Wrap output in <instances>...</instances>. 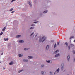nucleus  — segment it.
<instances>
[{"label": "nucleus", "instance_id": "nucleus-24", "mask_svg": "<svg viewBox=\"0 0 75 75\" xmlns=\"http://www.w3.org/2000/svg\"><path fill=\"white\" fill-rule=\"evenodd\" d=\"M38 21H37V22H33V23L34 24H37V23H38Z\"/></svg>", "mask_w": 75, "mask_h": 75}, {"label": "nucleus", "instance_id": "nucleus-45", "mask_svg": "<svg viewBox=\"0 0 75 75\" xmlns=\"http://www.w3.org/2000/svg\"><path fill=\"white\" fill-rule=\"evenodd\" d=\"M74 61L75 62V58H74Z\"/></svg>", "mask_w": 75, "mask_h": 75}, {"label": "nucleus", "instance_id": "nucleus-42", "mask_svg": "<svg viewBox=\"0 0 75 75\" xmlns=\"http://www.w3.org/2000/svg\"><path fill=\"white\" fill-rule=\"evenodd\" d=\"M34 20V21H37L36 20Z\"/></svg>", "mask_w": 75, "mask_h": 75}, {"label": "nucleus", "instance_id": "nucleus-39", "mask_svg": "<svg viewBox=\"0 0 75 75\" xmlns=\"http://www.w3.org/2000/svg\"><path fill=\"white\" fill-rule=\"evenodd\" d=\"M57 45H59V42H57Z\"/></svg>", "mask_w": 75, "mask_h": 75}, {"label": "nucleus", "instance_id": "nucleus-8", "mask_svg": "<svg viewBox=\"0 0 75 75\" xmlns=\"http://www.w3.org/2000/svg\"><path fill=\"white\" fill-rule=\"evenodd\" d=\"M59 55V53H58V54H57L55 55V57H58V56Z\"/></svg>", "mask_w": 75, "mask_h": 75}, {"label": "nucleus", "instance_id": "nucleus-4", "mask_svg": "<svg viewBox=\"0 0 75 75\" xmlns=\"http://www.w3.org/2000/svg\"><path fill=\"white\" fill-rule=\"evenodd\" d=\"M48 49H49V45H47L46 47V50H48Z\"/></svg>", "mask_w": 75, "mask_h": 75}, {"label": "nucleus", "instance_id": "nucleus-30", "mask_svg": "<svg viewBox=\"0 0 75 75\" xmlns=\"http://www.w3.org/2000/svg\"><path fill=\"white\" fill-rule=\"evenodd\" d=\"M56 46H57V44L55 43L54 45V48H55V47H56Z\"/></svg>", "mask_w": 75, "mask_h": 75}, {"label": "nucleus", "instance_id": "nucleus-38", "mask_svg": "<svg viewBox=\"0 0 75 75\" xmlns=\"http://www.w3.org/2000/svg\"><path fill=\"white\" fill-rule=\"evenodd\" d=\"M8 48H10V45H9L8 46Z\"/></svg>", "mask_w": 75, "mask_h": 75}, {"label": "nucleus", "instance_id": "nucleus-14", "mask_svg": "<svg viewBox=\"0 0 75 75\" xmlns=\"http://www.w3.org/2000/svg\"><path fill=\"white\" fill-rule=\"evenodd\" d=\"M28 3H29V4L30 6V7H32V5L31 4V3L30 2H29Z\"/></svg>", "mask_w": 75, "mask_h": 75}, {"label": "nucleus", "instance_id": "nucleus-37", "mask_svg": "<svg viewBox=\"0 0 75 75\" xmlns=\"http://www.w3.org/2000/svg\"><path fill=\"white\" fill-rule=\"evenodd\" d=\"M73 38V36H71L70 38V39H71Z\"/></svg>", "mask_w": 75, "mask_h": 75}, {"label": "nucleus", "instance_id": "nucleus-10", "mask_svg": "<svg viewBox=\"0 0 75 75\" xmlns=\"http://www.w3.org/2000/svg\"><path fill=\"white\" fill-rule=\"evenodd\" d=\"M47 12H48V11H47V10L43 12V13H44V14H45V13H47Z\"/></svg>", "mask_w": 75, "mask_h": 75}, {"label": "nucleus", "instance_id": "nucleus-21", "mask_svg": "<svg viewBox=\"0 0 75 75\" xmlns=\"http://www.w3.org/2000/svg\"><path fill=\"white\" fill-rule=\"evenodd\" d=\"M64 68V67L63 66H62L61 68V69L62 71H63V69Z\"/></svg>", "mask_w": 75, "mask_h": 75}, {"label": "nucleus", "instance_id": "nucleus-32", "mask_svg": "<svg viewBox=\"0 0 75 75\" xmlns=\"http://www.w3.org/2000/svg\"><path fill=\"white\" fill-rule=\"evenodd\" d=\"M14 12H15V11H12L11 12L12 14H13V13H14Z\"/></svg>", "mask_w": 75, "mask_h": 75}, {"label": "nucleus", "instance_id": "nucleus-18", "mask_svg": "<svg viewBox=\"0 0 75 75\" xmlns=\"http://www.w3.org/2000/svg\"><path fill=\"white\" fill-rule=\"evenodd\" d=\"M70 47H74V45L73 44H71L70 45Z\"/></svg>", "mask_w": 75, "mask_h": 75}, {"label": "nucleus", "instance_id": "nucleus-5", "mask_svg": "<svg viewBox=\"0 0 75 75\" xmlns=\"http://www.w3.org/2000/svg\"><path fill=\"white\" fill-rule=\"evenodd\" d=\"M67 60L68 61H69V59H70V56L68 55L67 57Z\"/></svg>", "mask_w": 75, "mask_h": 75}, {"label": "nucleus", "instance_id": "nucleus-28", "mask_svg": "<svg viewBox=\"0 0 75 75\" xmlns=\"http://www.w3.org/2000/svg\"><path fill=\"white\" fill-rule=\"evenodd\" d=\"M46 62H48V63H50V60H48V61H46Z\"/></svg>", "mask_w": 75, "mask_h": 75}, {"label": "nucleus", "instance_id": "nucleus-16", "mask_svg": "<svg viewBox=\"0 0 75 75\" xmlns=\"http://www.w3.org/2000/svg\"><path fill=\"white\" fill-rule=\"evenodd\" d=\"M19 57H23V55L21 54H19Z\"/></svg>", "mask_w": 75, "mask_h": 75}, {"label": "nucleus", "instance_id": "nucleus-35", "mask_svg": "<svg viewBox=\"0 0 75 75\" xmlns=\"http://www.w3.org/2000/svg\"><path fill=\"white\" fill-rule=\"evenodd\" d=\"M44 67V65H41V67Z\"/></svg>", "mask_w": 75, "mask_h": 75}, {"label": "nucleus", "instance_id": "nucleus-47", "mask_svg": "<svg viewBox=\"0 0 75 75\" xmlns=\"http://www.w3.org/2000/svg\"><path fill=\"white\" fill-rule=\"evenodd\" d=\"M37 35H35V37H37Z\"/></svg>", "mask_w": 75, "mask_h": 75}, {"label": "nucleus", "instance_id": "nucleus-25", "mask_svg": "<svg viewBox=\"0 0 75 75\" xmlns=\"http://www.w3.org/2000/svg\"><path fill=\"white\" fill-rule=\"evenodd\" d=\"M3 34V32H1V33H0V35H2Z\"/></svg>", "mask_w": 75, "mask_h": 75}, {"label": "nucleus", "instance_id": "nucleus-46", "mask_svg": "<svg viewBox=\"0 0 75 75\" xmlns=\"http://www.w3.org/2000/svg\"><path fill=\"white\" fill-rule=\"evenodd\" d=\"M42 14H40V16H42Z\"/></svg>", "mask_w": 75, "mask_h": 75}, {"label": "nucleus", "instance_id": "nucleus-19", "mask_svg": "<svg viewBox=\"0 0 75 75\" xmlns=\"http://www.w3.org/2000/svg\"><path fill=\"white\" fill-rule=\"evenodd\" d=\"M23 61H24V62H27V61H28V60L27 59H24L23 60Z\"/></svg>", "mask_w": 75, "mask_h": 75}, {"label": "nucleus", "instance_id": "nucleus-36", "mask_svg": "<svg viewBox=\"0 0 75 75\" xmlns=\"http://www.w3.org/2000/svg\"><path fill=\"white\" fill-rule=\"evenodd\" d=\"M50 75H52V72H50Z\"/></svg>", "mask_w": 75, "mask_h": 75}, {"label": "nucleus", "instance_id": "nucleus-44", "mask_svg": "<svg viewBox=\"0 0 75 75\" xmlns=\"http://www.w3.org/2000/svg\"><path fill=\"white\" fill-rule=\"evenodd\" d=\"M75 42V40H74V42Z\"/></svg>", "mask_w": 75, "mask_h": 75}, {"label": "nucleus", "instance_id": "nucleus-48", "mask_svg": "<svg viewBox=\"0 0 75 75\" xmlns=\"http://www.w3.org/2000/svg\"><path fill=\"white\" fill-rule=\"evenodd\" d=\"M1 62H0V63H1Z\"/></svg>", "mask_w": 75, "mask_h": 75}, {"label": "nucleus", "instance_id": "nucleus-41", "mask_svg": "<svg viewBox=\"0 0 75 75\" xmlns=\"http://www.w3.org/2000/svg\"><path fill=\"white\" fill-rule=\"evenodd\" d=\"M50 62L49 63H52V61H50Z\"/></svg>", "mask_w": 75, "mask_h": 75}, {"label": "nucleus", "instance_id": "nucleus-12", "mask_svg": "<svg viewBox=\"0 0 75 75\" xmlns=\"http://www.w3.org/2000/svg\"><path fill=\"white\" fill-rule=\"evenodd\" d=\"M24 71V70L22 69V70H20L18 71V73H20L21 72H23V71Z\"/></svg>", "mask_w": 75, "mask_h": 75}, {"label": "nucleus", "instance_id": "nucleus-6", "mask_svg": "<svg viewBox=\"0 0 75 75\" xmlns=\"http://www.w3.org/2000/svg\"><path fill=\"white\" fill-rule=\"evenodd\" d=\"M28 59H31L33 58V57L31 56H28Z\"/></svg>", "mask_w": 75, "mask_h": 75}, {"label": "nucleus", "instance_id": "nucleus-26", "mask_svg": "<svg viewBox=\"0 0 75 75\" xmlns=\"http://www.w3.org/2000/svg\"><path fill=\"white\" fill-rule=\"evenodd\" d=\"M13 10V8H12L10 9L9 11H12Z\"/></svg>", "mask_w": 75, "mask_h": 75}, {"label": "nucleus", "instance_id": "nucleus-17", "mask_svg": "<svg viewBox=\"0 0 75 75\" xmlns=\"http://www.w3.org/2000/svg\"><path fill=\"white\" fill-rule=\"evenodd\" d=\"M65 45H66L67 47H68V43H67V42H66V43H65Z\"/></svg>", "mask_w": 75, "mask_h": 75}, {"label": "nucleus", "instance_id": "nucleus-43", "mask_svg": "<svg viewBox=\"0 0 75 75\" xmlns=\"http://www.w3.org/2000/svg\"><path fill=\"white\" fill-rule=\"evenodd\" d=\"M1 55H3V53H2L1 54Z\"/></svg>", "mask_w": 75, "mask_h": 75}, {"label": "nucleus", "instance_id": "nucleus-20", "mask_svg": "<svg viewBox=\"0 0 75 75\" xmlns=\"http://www.w3.org/2000/svg\"><path fill=\"white\" fill-rule=\"evenodd\" d=\"M34 27H31L30 28V30H33V29H34Z\"/></svg>", "mask_w": 75, "mask_h": 75}, {"label": "nucleus", "instance_id": "nucleus-15", "mask_svg": "<svg viewBox=\"0 0 75 75\" xmlns=\"http://www.w3.org/2000/svg\"><path fill=\"white\" fill-rule=\"evenodd\" d=\"M4 40L5 41H8V38H5L4 39Z\"/></svg>", "mask_w": 75, "mask_h": 75}, {"label": "nucleus", "instance_id": "nucleus-29", "mask_svg": "<svg viewBox=\"0 0 75 75\" xmlns=\"http://www.w3.org/2000/svg\"><path fill=\"white\" fill-rule=\"evenodd\" d=\"M33 35H34V32H33L32 33V34H31L30 36H32Z\"/></svg>", "mask_w": 75, "mask_h": 75}, {"label": "nucleus", "instance_id": "nucleus-31", "mask_svg": "<svg viewBox=\"0 0 75 75\" xmlns=\"http://www.w3.org/2000/svg\"><path fill=\"white\" fill-rule=\"evenodd\" d=\"M73 53L74 54H75V51H73Z\"/></svg>", "mask_w": 75, "mask_h": 75}, {"label": "nucleus", "instance_id": "nucleus-27", "mask_svg": "<svg viewBox=\"0 0 75 75\" xmlns=\"http://www.w3.org/2000/svg\"><path fill=\"white\" fill-rule=\"evenodd\" d=\"M70 46H69L68 47V49H69V50H70Z\"/></svg>", "mask_w": 75, "mask_h": 75}, {"label": "nucleus", "instance_id": "nucleus-9", "mask_svg": "<svg viewBox=\"0 0 75 75\" xmlns=\"http://www.w3.org/2000/svg\"><path fill=\"white\" fill-rule=\"evenodd\" d=\"M59 51V50H56L54 52V54H57V52H58Z\"/></svg>", "mask_w": 75, "mask_h": 75}, {"label": "nucleus", "instance_id": "nucleus-11", "mask_svg": "<svg viewBox=\"0 0 75 75\" xmlns=\"http://www.w3.org/2000/svg\"><path fill=\"white\" fill-rule=\"evenodd\" d=\"M13 62L11 61V62L9 63V64L10 65H13Z\"/></svg>", "mask_w": 75, "mask_h": 75}, {"label": "nucleus", "instance_id": "nucleus-2", "mask_svg": "<svg viewBox=\"0 0 75 75\" xmlns=\"http://www.w3.org/2000/svg\"><path fill=\"white\" fill-rule=\"evenodd\" d=\"M59 68H58L56 70L55 72L54 73V75H55L56 72H57V73H59Z\"/></svg>", "mask_w": 75, "mask_h": 75}, {"label": "nucleus", "instance_id": "nucleus-40", "mask_svg": "<svg viewBox=\"0 0 75 75\" xmlns=\"http://www.w3.org/2000/svg\"><path fill=\"white\" fill-rule=\"evenodd\" d=\"M3 69L4 70L5 69V68H4V67H3Z\"/></svg>", "mask_w": 75, "mask_h": 75}, {"label": "nucleus", "instance_id": "nucleus-3", "mask_svg": "<svg viewBox=\"0 0 75 75\" xmlns=\"http://www.w3.org/2000/svg\"><path fill=\"white\" fill-rule=\"evenodd\" d=\"M19 43H24V41L23 40H21L19 41Z\"/></svg>", "mask_w": 75, "mask_h": 75}, {"label": "nucleus", "instance_id": "nucleus-33", "mask_svg": "<svg viewBox=\"0 0 75 75\" xmlns=\"http://www.w3.org/2000/svg\"><path fill=\"white\" fill-rule=\"evenodd\" d=\"M16 0H12L11 1V3H12V2H13V1H14Z\"/></svg>", "mask_w": 75, "mask_h": 75}, {"label": "nucleus", "instance_id": "nucleus-7", "mask_svg": "<svg viewBox=\"0 0 75 75\" xmlns=\"http://www.w3.org/2000/svg\"><path fill=\"white\" fill-rule=\"evenodd\" d=\"M21 37V35H18L16 36V38H19V37Z\"/></svg>", "mask_w": 75, "mask_h": 75}, {"label": "nucleus", "instance_id": "nucleus-13", "mask_svg": "<svg viewBox=\"0 0 75 75\" xmlns=\"http://www.w3.org/2000/svg\"><path fill=\"white\" fill-rule=\"evenodd\" d=\"M6 27H4L3 29H2V31H5V30H6Z\"/></svg>", "mask_w": 75, "mask_h": 75}, {"label": "nucleus", "instance_id": "nucleus-1", "mask_svg": "<svg viewBox=\"0 0 75 75\" xmlns=\"http://www.w3.org/2000/svg\"><path fill=\"white\" fill-rule=\"evenodd\" d=\"M46 39H47V38L46 37H44V36H43L42 37V39H41V38H40L39 40V41L40 42H41V41H42V40H43V41L42 42V43L43 42V41H44Z\"/></svg>", "mask_w": 75, "mask_h": 75}, {"label": "nucleus", "instance_id": "nucleus-22", "mask_svg": "<svg viewBox=\"0 0 75 75\" xmlns=\"http://www.w3.org/2000/svg\"><path fill=\"white\" fill-rule=\"evenodd\" d=\"M28 50V48H27V49L26 48H24V50L25 51H26L27 50Z\"/></svg>", "mask_w": 75, "mask_h": 75}, {"label": "nucleus", "instance_id": "nucleus-34", "mask_svg": "<svg viewBox=\"0 0 75 75\" xmlns=\"http://www.w3.org/2000/svg\"><path fill=\"white\" fill-rule=\"evenodd\" d=\"M31 26H35V24H32L31 25Z\"/></svg>", "mask_w": 75, "mask_h": 75}, {"label": "nucleus", "instance_id": "nucleus-23", "mask_svg": "<svg viewBox=\"0 0 75 75\" xmlns=\"http://www.w3.org/2000/svg\"><path fill=\"white\" fill-rule=\"evenodd\" d=\"M44 71H42L41 72V74L42 75H44Z\"/></svg>", "mask_w": 75, "mask_h": 75}]
</instances>
